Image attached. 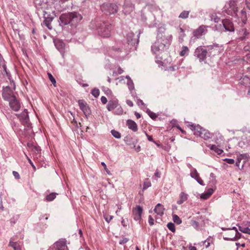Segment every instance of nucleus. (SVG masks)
I'll return each instance as SVG.
<instances>
[{
  "mask_svg": "<svg viewBox=\"0 0 250 250\" xmlns=\"http://www.w3.org/2000/svg\"><path fill=\"white\" fill-rule=\"evenodd\" d=\"M172 38L171 35L159 34L157 41L151 46L153 53L157 54L163 51L166 47H168L170 44Z\"/></svg>",
  "mask_w": 250,
  "mask_h": 250,
  "instance_id": "f257e3e1",
  "label": "nucleus"
},
{
  "mask_svg": "<svg viewBox=\"0 0 250 250\" xmlns=\"http://www.w3.org/2000/svg\"><path fill=\"white\" fill-rule=\"evenodd\" d=\"M190 128L194 132V135L198 136L205 140H208L211 138V134L208 130L202 127L199 125H195L193 124H189Z\"/></svg>",
  "mask_w": 250,
  "mask_h": 250,
  "instance_id": "f03ea898",
  "label": "nucleus"
},
{
  "mask_svg": "<svg viewBox=\"0 0 250 250\" xmlns=\"http://www.w3.org/2000/svg\"><path fill=\"white\" fill-rule=\"evenodd\" d=\"M106 107L109 111H112L113 109H116L114 111V114L116 115H120L123 114V109L119 104V101L116 98H114L109 100L108 102Z\"/></svg>",
  "mask_w": 250,
  "mask_h": 250,
  "instance_id": "7ed1b4c3",
  "label": "nucleus"
},
{
  "mask_svg": "<svg viewBox=\"0 0 250 250\" xmlns=\"http://www.w3.org/2000/svg\"><path fill=\"white\" fill-rule=\"evenodd\" d=\"M222 229L223 230H229L227 236L224 237L225 240L235 241L241 237V234L238 231L236 228L235 227L231 229L222 228Z\"/></svg>",
  "mask_w": 250,
  "mask_h": 250,
  "instance_id": "20e7f679",
  "label": "nucleus"
},
{
  "mask_svg": "<svg viewBox=\"0 0 250 250\" xmlns=\"http://www.w3.org/2000/svg\"><path fill=\"white\" fill-rule=\"evenodd\" d=\"M207 54V50L203 46L197 47L194 52V56L199 59L200 62H205Z\"/></svg>",
  "mask_w": 250,
  "mask_h": 250,
  "instance_id": "39448f33",
  "label": "nucleus"
},
{
  "mask_svg": "<svg viewBox=\"0 0 250 250\" xmlns=\"http://www.w3.org/2000/svg\"><path fill=\"white\" fill-rule=\"evenodd\" d=\"M224 10L228 15L231 16L236 15L237 11V7H236L235 2L230 1L228 5L225 6Z\"/></svg>",
  "mask_w": 250,
  "mask_h": 250,
  "instance_id": "423d86ee",
  "label": "nucleus"
},
{
  "mask_svg": "<svg viewBox=\"0 0 250 250\" xmlns=\"http://www.w3.org/2000/svg\"><path fill=\"white\" fill-rule=\"evenodd\" d=\"M55 16V11H53L52 12V15H51L50 14H48L47 12L45 11L44 12V20L43 21V23L44 25L50 30L52 29V28L51 23L53 21Z\"/></svg>",
  "mask_w": 250,
  "mask_h": 250,
  "instance_id": "0eeeda50",
  "label": "nucleus"
},
{
  "mask_svg": "<svg viewBox=\"0 0 250 250\" xmlns=\"http://www.w3.org/2000/svg\"><path fill=\"white\" fill-rule=\"evenodd\" d=\"M111 26L109 25H104L102 27L98 29L99 34L102 37L107 38L110 36Z\"/></svg>",
  "mask_w": 250,
  "mask_h": 250,
  "instance_id": "6e6552de",
  "label": "nucleus"
},
{
  "mask_svg": "<svg viewBox=\"0 0 250 250\" xmlns=\"http://www.w3.org/2000/svg\"><path fill=\"white\" fill-rule=\"evenodd\" d=\"M2 97L5 100H10L15 96L14 95L13 90L9 86H6L3 88Z\"/></svg>",
  "mask_w": 250,
  "mask_h": 250,
  "instance_id": "1a4fd4ad",
  "label": "nucleus"
},
{
  "mask_svg": "<svg viewBox=\"0 0 250 250\" xmlns=\"http://www.w3.org/2000/svg\"><path fill=\"white\" fill-rule=\"evenodd\" d=\"M70 13H64L62 14L60 17L59 24L61 26H64L70 22H71V18L70 17Z\"/></svg>",
  "mask_w": 250,
  "mask_h": 250,
  "instance_id": "9d476101",
  "label": "nucleus"
},
{
  "mask_svg": "<svg viewBox=\"0 0 250 250\" xmlns=\"http://www.w3.org/2000/svg\"><path fill=\"white\" fill-rule=\"evenodd\" d=\"M190 175L192 178L194 179L200 185L205 186V184L203 181L200 177L199 173L195 168L192 167L191 168Z\"/></svg>",
  "mask_w": 250,
  "mask_h": 250,
  "instance_id": "9b49d317",
  "label": "nucleus"
},
{
  "mask_svg": "<svg viewBox=\"0 0 250 250\" xmlns=\"http://www.w3.org/2000/svg\"><path fill=\"white\" fill-rule=\"evenodd\" d=\"M208 27V26L204 25L200 26L198 29L194 31V36L197 38H200L203 35H204L207 32Z\"/></svg>",
  "mask_w": 250,
  "mask_h": 250,
  "instance_id": "f8f14e48",
  "label": "nucleus"
},
{
  "mask_svg": "<svg viewBox=\"0 0 250 250\" xmlns=\"http://www.w3.org/2000/svg\"><path fill=\"white\" fill-rule=\"evenodd\" d=\"M225 31L233 32L234 30L233 23L229 20L226 19L222 21Z\"/></svg>",
  "mask_w": 250,
  "mask_h": 250,
  "instance_id": "ddd939ff",
  "label": "nucleus"
},
{
  "mask_svg": "<svg viewBox=\"0 0 250 250\" xmlns=\"http://www.w3.org/2000/svg\"><path fill=\"white\" fill-rule=\"evenodd\" d=\"M143 208L140 206H137L133 208L132 214L134 220L137 221L140 220L141 218Z\"/></svg>",
  "mask_w": 250,
  "mask_h": 250,
  "instance_id": "4468645a",
  "label": "nucleus"
},
{
  "mask_svg": "<svg viewBox=\"0 0 250 250\" xmlns=\"http://www.w3.org/2000/svg\"><path fill=\"white\" fill-rule=\"evenodd\" d=\"M78 104L80 109L83 111L84 115L87 116L90 114V110L86 103L83 100H79Z\"/></svg>",
  "mask_w": 250,
  "mask_h": 250,
  "instance_id": "2eb2a0df",
  "label": "nucleus"
},
{
  "mask_svg": "<svg viewBox=\"0 0 250 250\" xmlns=\"http://www.w3.org/2000/svg\"><path fill=\"white\" fill-rule=\"evenodd\" d=\"M9 102V105L10 107L14 111H18L20 107L21 104L16 99V97H14L12 98L10 100H8Z\"/></svg>",
  "mask_w": 250,
  "mask_h": 250,
  "instance_id": "dca6fc26",
  "label": "nucleus"
},
{
  "mask_svg": "<svg viewBox=\"0 0 250 250\" xmlns=\"http://www.w3.org/2000/svg\"><path fill=\"white\" fill-rule=\"evenodd\" d=\"M16 115L22 123L27 122L28 120V113L26 109H24L21 114H16Z\"/></svg>",
  "mask_w": 250,
  "mask_h": 250,
  "instance_id": "f3484780",
  "label": "nucleus"
},
{
  "mask_svg": "<svg viewBox=\"0 0 250 250\" xmlns=\"http://www.w3.org/2000/svg\"><path fill=\"white\" fill-rule=\"evenodd\" d=\"M70 15L71 22H78L81 21L83 19L82 15L76 12L70 13Z\"/></svg>",
  "mask_w": 250,
  "mask_h": 250,
  "instance_id": "a211bd4d",
  "label": "nucleus"
},
{
  "mask_svg": "<svg viewBox=\"0 0 250 250\" xmlns=\"http://www.w3.org/2000/svg\"><path fill=\"white\" fill-rule=\"evenodd\" d=\"M56 250H68L66 244V241L64 240H60L55 243Z\"/></svg>",
  "mask_w": 250,
  "mask_h": 250,
  "instance_id": "6ab92c4d",
  "label": "nucleus"
},
{
  "mask_svg": "<svg viewBox=\"0 0 250 250\" xmlns=\"http://www.w3.org/2000/svg\"><path fill=\"white\" fill-rule=\"evenodd\" d=\"M126 125L130 129L134 132L137 131L138 130V126L136 123L131 120H128L127 121Z\"/></svg>",
  "mask_w": 250,
  "mask_h": 250,
  "instance_id": "aec40b11",
  "label": "nucleus"
},
{
  "mask_svg": "<svg viewBox=\"0 0 250 250\" xmlns=\"http://www.w3.org/2000/svg\"><path fill=\"white\" fill-rule=\"evenodd\" d=\"M188 198V195L184 192H181L180 194L179 199L177 201L178 205L182 204L184 202L186 201Z\"/></svg>",
  "mask_w": 250,
  "mask_h": 250,
  "instance_id": "412c9836",
  "label": "nucleus"
},
{
  "mask_svg": "<svg viewBox=\"0 0 250 250\" xmlns=\"http://www.w3.org/2000/svg\"><path fill=\"white\" fill-rule=\"evenodd\" d=\"M214 192V189L212 188H210L204 193H202L200 195V198L203 200H206L208 199Z\"/></svg>",
  "mask_w": 250,
  "mask_h": 250,
  "instance_id": "4be33fe9",
  "label": "nucleus"
},
{
  "mask_svg": "<svg viewBox=\"0 0 250 250\" xmlns=\"http://www.w3.org/2000/svg\"><path fill=\"white\" fill-rule=\"evenodd\" d=\"M154 211L155 213H156L158 215H160V216H162L164 212V208L163 207V206L161 204H158L154 209Z\"/></svg>",
  "mask_w": 250,
  "mask_h": 250,
  "instance_id": "5701e85b",
  "label": "nucleus"
},
{
  "mask_svg": "<svg viewBox=\"0 0 250 250\" xmlns=\"http://www.w3.org/2000/svg\"><path fill=\"white\" fill-rule=\"evenodd\" d=\"M239 83L245 86H249L250 84V78L246 76H243L240 79Z\"/></svg>",
  "mask_w": 250,
  "mask_h": 250,
  "instance_id": "b1692460",
  "label": "nucleus"
},
{
  "mask_svg": "<svg viewBox=\"0 0 250 250\" xmlns=\"http://www.w3.org/2000/svg\"><path fill=\"white\" fill-rule=\"evenodd\" d=\"M127 79V85L128 88L131 93L135 90L134 85L133 81L131 80L129 76H126L125 77Z\"/></svg>",
  "mask_w": 250,
  "mask_h": 250,
  "instance_id": "393cba45",
  "label": "nucleus"
},
{
  "mask_svg": "<svg viewBox=\"0 0 250 250\" xmlns=\"http://www.w3.org/2000/svg\"><path fill=\"white\" fill-rule=\"evenodd\" d=\"M208 147L211 150L215 151L218 155L221 154L223 152L222 149L219 148L217 146L214 145H209L208 146Z\"/></svg>",
  "mask_w": 250,
  "mask_h": 250,
  "instance_id": "a878e982",
  "label": "nucleus"
},
{
  "mask_svg": "<svg viewBox=\"0 0 250 250\" xmlns=\"http://www.w3.org/2000/svg\"><path fill=\"white\" fill-rule=\"evenodd\" d=\"M189 52V48L186 46H183L182 47L181 51L179 53V55L182 56H188Z\"/></svg>",
  "mask_w": 250,
  "mask_h": 250,
  "instance_id": "bb28decb",
  "label": "nucleus"
},
{
  "mask_svg": "<svg viewBox=\"0 0 250 250\" xmlns=\"http://www.w3.org/2000/svg\"><path fill=\"white\" fill-rule=\"evenodd\" d=\"M109 14H114L117 12V6L115 4H110L108 6Z\"/></svg>",
  "mask_w": 250,
  "mask_h": 250,
  "instance_id": "cd10ccee",
  "label": "nucleus"
},
{
  "mask_svg": "<svg viewBox=\"0 0 250 250\" xmlns=\"http://www.w3.org/2000/svg\"><path fill=\"white\" fill-rule=\"evenodd\" d=\"M240 18L241 19V21L243 24H246L247 21V13L246 11L244 10H242L240 13Z\"/></svg>",
  "mask_w": 250,
  "mask_h": 250,
  "instance_id": "c85d7f7f",
  "label": "nucleus"
},
{
  "mask_svg": "<svg viewBox=\"0 0 250 250\" xmlns=\"http://www.w3.org/2000/svg\"><path fill=\"white\" fill-rule=\"evenodd\" d=\"M9 245L12 247L14 250H21V246L17 242L10 241Z\"/></svg>",
  "mask_w": 250,
  "mask_h": 250,
  "instance_id": "c756f323",
  "label": "nucleus"
},
{
  "mask_svg": "<svg viewBox=\"0 0 250 250\" xmlns=\"http://www.w3.org/2000/svg\"><path fill=\"white\" fill-rule=\"evenodd\" d=\"M134 9V5H130L129 6H128L127 5H125L124 6V11L125 13V14H127V13H129L131 12H132Z\"/></svg>",
  "mask_w": 250,
  "mask_h": 250,
  "instance_id": "7c9ffc66",
  "label": "nucleus"
},
{
  "mask_svg": "<svg viewBox=\"0 0 250 250\" xmlns=\"http://www.w3.org/2000/svg\"><path fill=\"white\" fill-rule=\"evenodd\" d=\"M151 186V184L150 181L148 179H146L144 182L143 191H144L145 190H146L147 188L150 187Z\"/></svg>",
  "mask_w": 250,
  "mask_h": 250,
  "instance_id": "2f4dec72",
  "label": "nucleus"
},
{
  "mask_svg": "<svg viewBox=\"0 0 250 250\" xmlns=\"http://www.w3.org/2000/svg\"><path fill=\"white\" fill-rule=\"evenodd\" d=\"M172 220L173 222L177 224V225H180L182 223L181 219L178 215L176 214H174L172 215Z\"/></svg>",
  "mask_w": 250,
  "mask_h": 250,
  "instance_id": "473e14b6",
  "label": "nucleus"
},
{
  "mask_svg": "<svg viewBox=\"0 0 250 250\" xmlns=\"http://www.w3.org/2000/svg\"><path fill=\"white\" fill-rule=\"evenodd\" d=\"M213 242V238L211 237H208L206 240H205L203 243L205 244L206 248H208L209 247L210 244Z\"/></svg>",
  "mask_w": 250,
  "mask_h": 250,
  "instance_id": "72a5a7b5",
  "label": "nucleus"
},
{
  "mask_svg": "<svg viewBox=\"0 0 250 250\" xmlns=\"http://www.w3.org/2000/svg\"><path fill=\"white\" fill-rule=\"evenodd\" d=\"M56 193H51L48 195L46 197V200L47 201H52L56 198Z\"/></svg>",
  "mask_w": 250,
  "mask_h": 250,
  "instance_id": "f704fd0d",
  "label": "nucleus"
},
{
  "mask_svg": "<svg viewBox=\"0 0 250 250\" xmlns=\"http://www.w3.org/2000/svg\"><path fill=\"white\" fill-rule=\"evenodd\" d=\"M189 13V12L188 11H184L180 14L179 17L182 19L187 18L188 16Z\"/></svg>",
  "mask_w": 250,
  "mask_h": 250,
  "instance_id": "c9c22d12",
  "label": "nucleus"
},
{
  "mask_svg": "<svg viewBox=\"0 0 250 250\" xmlns=\"http://www.w3.org/2000/svg\"><path fill=\"white\" fill-rule=\"evenodd\" d=\"M146 113L149 116V117L152 119H155L157 117V115L150 111L149 109H147L146 110Z\"/></svg>",
  "mask_w": 250,
  "mask_h": 250,
  "instance_id": "e433bc0d",
  "label": "nucleus"
},
{
  "mask_svg": "<svg viewBox=\"0 0 250 250\" xmlns=\"http://www.w3.org/2000/svg\"><path fill=\"white\" fill-rule=\"evenodd\" d=\"M111 132L112 135L116 138L119 139L121 137L120 133L116 130H112Z\"/></svg>",
  "mask_w": 250,
  "mask_h": 250,
  "instance_id": "4c0bfd02",
  "label": "nucleus"
},
{
  "mask_svg": "<svg viewBox=\"0 0 250 250\" xmlns=\"http://www.w3.org/2000/svg\"><path fill=\"white\" fill-rule=\"evenodd\" d=\"M167 227L168 229L172 232H174L175 231V225L173 223H168L167 225Z\"/></svg>",
  "mask_w": 250,
  "mask_h": 250,
  "instance_id": "58836bf2",
  "label": "nucleus"
},
{
  "mask_svg": "<svg viewBox=\"0 0 250 250\" xmlns=\"http://www.w3.org/2000/svg\"><path fill=\"white\" fill-rule=\"evenodd\" d=\"M55 45L59 49L64 47V43L60 41H56L55 42Z\"/></svg>",
  "mask_w": 250,
  "mask_h": 250,
  "instance_id": "ea45409f",
  "label": "nucleus"
},
{
  "mask_svg": "<svg viewBox=\"0 0 250 250\" xmlns=\"http://www.w3.org/2000/svg\"><path fill=\"white\" fill-rule=\"evenodd\" d=\"M91 94L95 97L97 98L99 96L100 91L98 88H94L92 90Z\"/></svg>",
  "mask_w": 250,
  "mask_h": 250,
  "instance_id": "a19ab883",
  "label": "nucleus"
},
{
  "mask_svg": "<svg viewBox=\"0 0 250 250\" xmlns=\"http://www.w3.org/2000/svg\"><path fill=\"white\" fill-rule=\"evenodd\" d=\"M239 230L243 233L250 234V229L249 228H242L241 227H239Z\"/></svg>",
  "mask_w": 250,
  "mask_h": 250,
  "instance_id": "79ce46f5",
  "label": "nucleus"
},
{
  "mask_svg": "<svg viewBox=\"0 0 250 250\" xmlns=\"http://www.w3.org/2000/svg\"><path fill=\"white\" fill-rule=\"evenodd\" d=\"M211 21H213L215 22L218 23L221 21L220 18L218 17L216 14L212 15L211 17Z\"/></svg>",
  "mask_w": 250,
  "mask_h": 250,
  "instance_id": "37998d69",
  "label": "nucleus"
},
{
  "mask_svg": "<svg viewBox=\"0 0 250 250\" xmlns=\"http://www.w3.org/2000/svg\"><path fill=\"white\" fill-rule=\"evenodd\" d=\"M48 78H49V80H50V81L51 82L52 84L55 86H56L55 85L56 80H55V78L53 77V76L50 73H48Z\"/></svg>",
  "mask_w": 250,
  "mask_h": 250,
  "instance_id": "c03bdc74",
  "label": "nucleus"
},
{
  "mask_svg": "<svg viewBox=\"0 0 250 250\" xmlns=\"http://www.w3.org/2000/svg\"><path fill=\"white\" fill-rule=\"evenodd\" d=\"M101 165L104 167V169L105 170L107 174L109 175H111V173L110 171L108 169V168L106 167V164L104 162H102Z\"/></svg>",
  "mask_w": 250,
  "mask_h": 250,
  "instance_id": "a18cd8bd",
  "label": "nucleus"
},
{
  "mask_svg": "<svg viewBox=\"0 0 250 250\" xmlns=\"http://www.w3.org/2000/svg\"><path fill=\"white\" fill-rule=\"evenodd\" d=\"M191 224L196 229H197L199 228L198 222L195 220H192L191 222Z\"/></svg>",
  "mask_w": 250,
  "mask_h": 250,
  "instance_id": "49530a36",
  "label": "nucleus"
},
{
  "mask_svg": "<svg viewBox=\"0 0 250 250\" xmlns=\"http://www.w3.org/2000/svg\"><path fill=\"white\" fill-rule=\"evenodd\" d=\"M113 216L111 215H106L104 216V219L108 223L113 219Z\"/></svg>",
  "mask_w": 250,
  "mask_h": 250,
  "instance_id": "de8ad7c7",
  "label": "nucleus"
},
{
  "mask_svg": "<svg viewBox=\"0 0 250 250\" xmlns=\"http://www.w3.org/2000/svg\"><path fill=\"white\" fill-rule=\"evenodd\" d=\"M36 153H39L41 151L40 147L38 146H34L33 150H32Z\"/></svg>",
  "mask_w": 250,
  "mask_h": 250,
  "instance_id": "09e8293b",
  "label": "nucleus"
},
{
  "mask_svg": "<svg viewBox=\"0 0 250 250\" xmlns=\"http://www.w3.org/2000/svg\"><path fill=\"white\" fill-rule=\"evenodd\" d=\"M136 103H137V104H138V105H139L140 106H145V104L143 102V101L141 99H137Z\"/></svg>",
  "mask_w": 250,
  "mask_h": 250,
  "instance_id": "8fccbe9b",
  "label": "nucleus"
},
{
  "mask_svg": "<svg viewBox=\"0 0 250 250\" xmlns=\"http://www.w3.org/2000/svg\"><path fill=\"white\" fill-rule=\"evenodd\" d=\"M13 176L15 177V178L17 179H19L20 178V174H19V173L16 171H13Z\"/></svg>",
  "mask_w": 250,
  "mask_h": 250,
  "instance_id": "3c124183",
  "label": "nucleus"
},
{
  "mask_svg": "<svg viewBox=\"0 0 250 250\" xmlns=\"http://www.w3.org/2000/svg\"><path fill=\"white\" fill-rule=\"evenodd\" d=\"M148 223L150 226H152L154 224V219L150 215L148 217Z\"/></svg>",
  "mask_w": 250,
  "mask_h": 250,
  "instance_id": "603ef678",
  "label": "nucleus"
},
{
  "mask_svg": "<svg viewBox=\"0 0 250 250\" xmlns=\"http://www.w3.org/2000/svg\"><path fill=\"white\" fill-rule=\"evenodd\" d=\"M224 160L229 164H233L234 163V160L232 159H225Z\"/></svg>",
  "mask_w": 250,
  "mask_h": 250,
  "instance_id": "864d4df0",
  "label": "nucleus"
},
{
  "mask_svg": "<svg viewBox=\"0 0 250 250\" xmlns=\"http://www.w3.org/2000/svg\"><path fill=\"white\" fill-rule=\"evenodd\" d=\"M128 241V239L127 238H124L119 241V244L121 245L124 244H125L126 242H127Z\"/></svg>",
  "mask_w": 250,
  "mask_h": 250,
  "instance_id": "5fc2aeb1",
  "label": "nucleus"
},
{
  "mask_svg": "<svg viewBox=\"0 0 250 250\" xmlns=\"http://www.w3.org/2000/svg\"><path fill=\"white\" fill-rule=\"evenodd\" d=\"M179 33L181 34V37H182V40L185 37V34L183 29L182 28H179Z\"/></svg>",
  "mask_w": 250,
  "mask_h": 250,
  "instance_id": "6e6d98bb",
  "label": "nucleus"
},
{
  "mask_svg": "<svg viewBox=\"0 0 250 250\" xmlns=\"http://www.w3.org/2000/svg\"><path fill=\"white\" fill-rule=\"evenodd\" d=\"M24 154H25V156L26 158H27V159L28 160L29 163L30 164V165L32 166V167L34 168H35V166L34 165V164L32 163V161L31 160V159L28 157V156L25 153H24Z\"/></svg>",
  "mask_w": 250,
  "mask_h": 250,
  "instance_id": "4d7b16f0",
  "label": "nucleus"
},
{
  "mask_svg": "<svg viewBox=\"0 0 250 250\" xmlns=\"http://www.w3.org/2000/svg\"><path fill=\"white\" fill-rule=\"evenodd\" d=\"M101 100L103 104H105L107 102V99L105 96H102L101 98Z\"/></svg>",
  "mask_w": 250,
  "mask_h": 250,
  "instance_id": "13d9d810",
  "label": "nucleus"
},
{
  "mask_svg": "<svg viewBox=\"0 0 250 250\" xmlns=\"http://www.w3.org/2000/svg\"><path fill=\"white\" fill-rule=\"evenodd\" d=\"M126 104L130 106V107H132L133 106V103H132V102L129 100H127L126 101Z\"/></svg>",
  "mask_w": 250,
  "mask_h": 250,
  "instance_id": "bf43d9fd",
  "label": "nucleus"
},
{
  "mask_svg": "<svg viewBox=\"0 0 250 250\" xmlns=\"http://www.w3.org/2000/svg\"><path fill=\"white\" fill-rule=\"evenodd\" d=\"M34 146H35L32 143H27V146L31 150H33Z\"/></svg>",
  "mask_w": 250,
  "mask_h": 250,
  "instance_id": "052dcab7",
  "label": "nucleus"
},
{
  "mask_svg": "<svg viewBox=\"0 0 250 250\" xmlns=\"http://www.w3.org/2000/svg\"><path fill=\"white\" fill-rule=\"evenodd\" d=\"M146 136H147V139H148V140L149 141L153 142H154V141L153 140V138H152V136H150V135H148L147 133H146Z\"/></svg>",
  "mask_w": 250,
  "mask_h": 250,
  "instance_id": "680f3d73",
  "label": "nucleus"
},
{
  "mask_svg": "<svg viewBox=\"0 0 250 250\" xmlns=\"http://www.w3.org/2000/svg\"><path fill=\"white\" fill-rule=\"evenodd\" d=\"M246 4L247 8L250 10V2L248 0H246Z\"/></svg>",
  "mask_w": 250,
  "mask_h": 250,
  "instance_id": "e2e57ef3",
  "label": "nucleus"
},
{
  "mask_svg": "<svg viewBox=\"0 0 250 250\" xmlns=\"http://www.w3.org/2000/svg\"><path fill=\"white\" fill-rule=\"evenodd\" d=\"M188 250H197L196 248L194 246H190L188 247Z\"/></svg>",
  "mask_w": 250,
  "mask_h": 250,
  "instance_id": "0e129e2a",
  "label": "nucleus"
},
{
  "mask_svg": "<svg viewBox=\"0 0 250 250\" xmlns=\"http://www.w3.org/2000/svg\"><path fill=\"white\" fill-rule=\"evenodd\" d=\"M134 114L137 119H139L140 118H141V115L140 113H139L137 112H135Z\"/></svg>",
  "mask_w": 250,
  "mask_h": 250,
  "instance_id": "69168bd1",
  "label": "nucleus"
},
{
  "mask_svg": "<svg viewBox=\"0 0 250 250\" xmlns=\"http://www.w3.org/2000/svg\"><path fill=\"white\" fill-rule=\"evenodd\" d=\"M156 62L157 63H158L159 64V66L163 65V63L161 61L157 60Z\"/></svg>",
  "mask_w": 250,
  "mask_h": 250,
  "instance_id": "338daca9",
  "label": "nucleus"
},
{
  "mask_svg": "<svg viewBox=\"0 0 250 250\" xmlns=\"http://www.w3.org/2000/svg\"><path fill=\"white\" fill-rule=\"evenodd\" d=\"M118 207V210L116 211V213L117 214L118 210H120L122 209V206L121 205H117Z\"/></svg>",
  "mask_w": 250,
  "mask_h": 250,
  "instance_id": "774afa93",
  "label": "nucleus"
}]
</instances>
